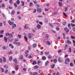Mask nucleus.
Listing matches in <instances>:
<instances>
[{
    "label": "nucleus",
    "mask_w": 75,
    "mask_h": 75,
    "mask_svg": "<svg viewBox=\"0 0 75 75\" xmlns=\"http://www.w3.org/2000/svg\"><path fill=\"white\" fill-rule=\"evenodd\" d=\"M6 37H9L10 38H12L13 37V35L11 33L8 32L6 33Z\"/></svg>",
    "instance_id": "obj_1"
},
{
    "label": "nucleus",
    "mask_w": 75,
    "mask_h": 75,
    "mask_svg": "<svg viewBox=\"0 0 75 75\" xmlns=\"http://www.w3.org/2000/svg\"><path fill=\"white\" fill-rule=\"evenodd\" d=\"M69 61H70L69 59V58L66 59L65 60L64 63L65 64H68L69 62Z\"/></svg>",
    "instance_id": "obj_2"
},
{
    "label": "nucleus",
    "mask_w": 75,
    "mask_h": 75,
    "mask_svg": "<svg viewBox=\"0 0 75 75\" xmlns=\"http://www.w3.org/2000/svg\"><path fill=\"white\" fill-rule=\"evenodd\" d=\"M8 40H10V38H7V37H4V41L5 42H7V41H8Z\"/></svg>",
    "instance_id": "obj_3"
},
{
    "label": "nucleus",
    "mask_w": 75,
    "mask_h": 75,
    "mask_svg": "<svg viewBox=\"0 0 75 75\" xmlns=\"http://www.w3.org/2000/svg\"><path fill=\"white\" fill-rule=\"evenodd\" d=\"M64 30L67 33H68L69 31V30H68L67 28H64Z\"/></svg>",
    "instance_id": "obj_4"
},
{
    "label": "nucleus",
    "mask_w": 75,
    "mask_h": 75,
    "mask_svg": "<svg viewBox=\"0 0 75 75\" xmlns=\"http://www.w3.org/2000/svg\"><path fill=\"white\" fill-rule=\"evenodd\" d=\"M33 35V34H32L30 33H29V35H28V38H29V39H31L32 38V36L31 35Z\"/></svg>",
    "instance_id": "obj_5"
},
{
    "label": "nucleus",
    "mask_w": 75,
    "mask_h": 75,
    "mask_svg": "<svg viewBox=\"0 0 75 75\" xmlns=\"http://www.w3.org/2000/svg\"><path fill=\"white\" fill-rule=\"evenodd\" d=\"M8 23H9L10 25H13L14 24V22H11L10 21H8Z\"/></svg>",
    "instance_id": "obj_6"
},
{
    "label": "nucleus",
    "mask_w": 75,
    "mask_h": 75,
    "mask_svg": "<svg viewBox=\"0 0 75 75\" xmlns=\"http://www.w3.org/2000/svg\"><path fill=\"white\" fill-rule=\"evenodd\" d=\"M14 66L16 69H18L19 68V66L18 65L14 64Z\"/></svg>",
    "instance_id": "obj_7"
},
{
    "label": "nucleus",
    "mask_w": 75,
    "mask_h": 75,
    "mask_svg": "<svg viewBox=\"0 0 75 75\" xmlns=\"http://www.w3.org/2000/svg\"><path fill=\"white\" fill-rule=\"evenodd\" d=\"M28 50H26L25 52V55H26L25 56V57H27V56H28Z\"/></svg>",
    "instance_id": "obj_8"
},
{
    "label": "nucleus",
    "mask_w": 75,
    "mask_h": 75,
    "mask_svg": "<svg viewBox=\"0 0 75 75\" xmlns=\"http://www.w3.org/2000/svg\"><path fill=\"white\" fill-rule=\"evenodd\" d=\"M58 61L59 62H62V61L61 60V58L59 57L58 58Z\"/></svg>",
    "instance_id": "obj_9"
},
{
    "label": "nucleus",
    "mask_w": 75,
    "mask_h": 75,
    "mask_svg": "<svg viewBox=\"0 0 75 75\" xmlns=\"http://www.w3.org/2000/svg\"><path fill=\"white\" fill-rule=\"evenodd\" d=\"M16 46H17L18 47L20 46L21 45V44H20V42H17L16 43Z\"/></svg>",
    "instance_id": "obj_10"
},
{
    "label": "nucleus",
    "mask_w": 75,
    "mask_h": 75,
    "mask_svg": "<svg viewBox=\"0 0 75 75\" xmlns=\"http://www.w3.org/2000/svg\"><path fill=\"white\" fill-rule=\"evenodd\" d=\"M38 29H40L41 28V25L39 24H38L37 26Z\"/></svg>",
    "instance_id": "obj_11"
},
{
    "label": "nucleus",
    "mask_w": 75,
    "mask_h": 75,
    "mask_svg": "<svg viewBox=\"0 0 75 75\" xmlns=\"http://www.w3.org/2000/svg\"><path fill=\"white\" fill-rule=\"evenodd\" d=\"M37 11L38 13H41V8H38L37 9Z\"/></svg>",
    "instance_id": "obj_12"
},
{
    "label": "nucleus",
    "mask_w": 75,
    "mask_h": 75,
    "mask_svg": "<svg viewBox=\"0 0 75 75\" xmlns=\"http://www.w3.org/2000/svg\"><path fill=\"white\" fill-rule=\"evenodd\" d=\"M15 13V11L14 10H12L11 12V15H14Z\"/></svg>",
    "instance_id": "obj_13"
},
{
    "label": "nucleus",
    "mask_w": 75,
    "mask_h": 75,
    "mask_svg": "<svg viewBox=\"0 0 75 75\" xmlns=\"http://www.w3.org/2000/svg\"><path fill=\"white\" fill-rule=\"evenodd\" d=\"M4 62H6V58L5 57H3Z\"/></svg>",
    "instance_id": "obj_14"
},
{
    "label": "nucleus",
    "mask_w": 75,
    "mask_h": 75,
    "mask_svg": "<svg viewBox=\"0 0 75 75\" xmlns=\"http://www.w3.org/2000/svg\"><path fill=\"white\" fill-rule=\"evenodd\" d=\"M20 59H23V55H21L19 57Z\"/></svg>",
    "instance_id": "obj_15"
},
{
    "label": "nucleus",
    "mask_w": 75,
    "mask_h": 75,
    "mask_svg": "<svg viewBox=\"0 0 75 75\" xmlns=\"http://www.w3.org/2000/svg\"><path fill=\"white\" fill-rule=\"evenodd\" d=\"M24 40H25V41H27L28 40V39H27V37L25 36H24Z\"/></svg>",
    "instance_id": "obj_16"
},
{
    "label": "nucleus",
    "mask_w": 75,
    "mask_h": 75,
    "mask_svg": "<svg viewBox=\"0 0 75 75\" xmlns=\"http://www.w3.org/2000/svg\"><path fill=\"white\" fill-rule=\"evenodd\" d=\"M46 43L47 44H48V45H51V43L49 41H47Z\"/></svg>",
    "instance_id": "obj_17"
},
{
    "label": "nucleus",
    "mask_w": 75,
    "mask_h": 75,
    "mask_svg": "<svg viewBox=\"0 0 75 75\" xmlns=\"http://www.w3.org/2000/svg\"><path fill=\"white\" fill-rule=\"evenodd\" d=\"M42 60H45V59H46V57H45V56H43L42 57Z\"/></svg>",
    "instance_id": "obj_18"
},
{
    "label": "nucleus",
    "mask_w": 75,
    "mask_h": 75,
    "mask_svg": "<svg viewBox=\"0 0 75 75\" xmlns=\"http://www.w3.org/2000/svg\"><path fill=\"white\" fill-rule=\"evenodd\" d=\"M37 47V44H33V48H35V47Z\"/></svg>",
    "instance_id": "obj_19"
},
{
    "label": "nucleus",
    "mask_w": 75,
    "mask_h": 75,
    "mask_svg": "<svg viewBox=\"0 0 75 75\" xmlns=\"http://www.w3.org/2000/svg\"><path fill=\"white\" fill-rule=\"evenodd\" d=\"M37 64V62L35 61H34L33 62L32 64L33 65H35Z\"/></svg>",
    "instance_id": "obj_20"
},
{
    "label": "nucleus",
    "mask_w": 75,
    "mask_h": 75,
    "mask_svg": "<svg viewBox=\"0 0 75 75\" xmlns=\"http://www.w3.org/2000/svg\"><path fill=\"white\" fill-rule=\"evenodd\" d=\"M48 63H49V62L48 61H47L45 63V65L46 66H47L48 65Z\"/></svg>",
    "instance_id": "obj_21"
},
{
    "label": "nucleus",
    "mask_w": 75,
    "mask_h": 75,
    "mask_svg": "<svg viewBox=\"0 0 75 75\" xmlns=\"http://www.w3.org/2000/svg\"><path fill=\"white\" fill-rule=\"evenodd\" d=\"M16 27V24H13L12 25V28H15V27Z\"/></svg>",
    "instance_id": "obj_22"
},
{
    "label": "nucleus",
    "mask_w": 75,
    "mask_h": 75,
    "mask_svg": "<svg viewBox=\"0 0 75 75\" xmlns=\"http://www.w3.org/2000/svg\"><path fill=\"white\" fill-rule=\"evenodd\" d=\"M21 2L22 4L21 5L22 6H24V2L23 1H21Z\"/></svg>",
    "instance_id": "obj_23"
},
{
    "label": "nucleus",
    "mask_w": 75,
    "mask_h": 75,
    "mask_svg": "<svg viewBox=\"0 0 75 75\" xmlns=\"http://www.w3.org/2000/svg\"><path fill=\"white\" fill-rule=\"evenodd\" d=\"M9 58L10 61H11L12 60V59H13V57L11 56H10L9 57Z\"/></svg>",
    "instance_id": "obj_24"
},
{
    "label": "nucleus",
    "mask_w": 75,
    "mask_h": 75,
    "mask_svg": "<svg viewBox=\"0 0 75 75\" xmlns=\"http://www.w3.org/2000/svg\"><path fill=\"white\" fill-rule=\"evenodd\" d=\"M17 60L16 59H14L13 60V62H15L16 64H17Z\"/></svg>",
    "instance_id": "obj_25"
},
{
    "label": "nucleus",
    "mask_w": 75,
    "mask_h": 75,
    "mask_svg": "<svg viewBox=\"0 0 75 75\" xmlns=\"http://www.w3.org/2000/svg\"><path fill=\"white\" fill-rule=\"evenodd\" d=\"M33 3L32 2H30V7H32L33 6Z\"/></svg>",
    "instance_id": "obj_26"
},
{
    "label": "nucleus",
    "mask_w": 75,
    "mask_h": 75,
    "mask_svg": "<svg viewBox=\"0 0 75 75\" xmlns=\"http://www.w3.org/2000/svg\"><path fill=\"white\" fill-rule=\"evenodd\" d=\"M67 42L69 44H71V42L70 40H67Z\"/></svg>",
    "instance_id": "obj_27"
},
{
    "label": "nucleus",
    "mask_w": 75,
    "mask_h": 75,
    "mask_svg": "<svg viewBox=\"0 0 75 75\" xmlns=\"http://www.w3.org/2000/svg\"><path fill=\"white\" fill-rule=\"evenodd\" d=\"M60 75V74L59 73H57L56 74L55 73H54V74H53V75Z\"/></svg>",
    "instance_id": "obj_28"
},
{
    "label": "nucleus",
    "mask_w": 75,
    "mask_h": 75,
    "mask_svg": "<svg viewBox=\"0 0 75 75\" xmlns=\"http://www.w3.org/2000/svg\"><path fill=\"white\" fill-rule=\"evenodd\" d=\"M4 31L3 30H1L0 31V34H3Z\"/></svg>",
    "instance_id": "obj_29"
},
{
    "label": "nucleus",
    "mask_w": 75,
    "mask_h": 75,
    "mask_svg": "<svg viewBox=\"0 0 75 75\" xmlns=\"http://www.w3.org/2000/svg\"><path fill=\"white\" fill-rule=\"evenodd\" d=\"M18 37L19 38H21V35L18 34Z\"/></svg>",
    "instance_id": "obj_30"
},
{
    "label": "nucleus",
    "mask_w": 75,
    "mask_h": 75,
    "mask_svg": "<svg viewBox=\"0 0 75 75\" xmlns=\"http://www.w3.org/2000/svg\"><path fill=\"white\" fill-rule=\"evenodd\" d=\"M59 6H62V3L61 2H59Z\"/></svg>",
    "instance_id": "obj_31"
},
{
    "label": "nucleus",
    "mask_w": 75,
    "mask_h": 75,
    "mask_svg": "<svg viewBox=\"0 0 75 75\" xmlns=\"http://www.w3.org/2000/svg\"><path fill=\"white\" fill-rule=\"evenodd\" d=\"M38 68V65H36L34 67V69H37Z\"/></svg>",
    "instance_id": "obj_32"
},
{
    "label": "nucleus",
    "mask_w": 75,
    "mask_h": 75,
    "mask_svg": "<svg viewBox=\"0 0 75 75\" xmlns=\"http://www.w3.org/2000/svg\"><path fill=\"white\" fill-rule=\"evenodd\" d=\"M70 65L71 66V67H74V64H73V63L72 62L70 63Z\"/></svg>",
    "instance_id": "obj_33"
},
{
    "label": "nucleus",
    "mask_w": 75,
    "mask_h": 75,
    "mask_svg": "<svg viewBox=\"0 0 75 75\" xmlns=\"http://www.w3.org/2000/svg\"><path fill=\"white\" fill-rule=\"evenodd\" d=\"M24 28H26V29H27L28 28V27H27V25H26V24H25V26H24Z\"/></svg>",
    "instance_id": "obj_34"
},
{
    "label": "nucleus",
    "mask_w": 75,
    "mask_h": 75,
    "mask_svg": "<svg viewBox=\"0 0 75 75\" xmlns=\"http://www.w3.org/2000/svg\"><path fill=\"white\" fill-rule=\"evenodd\" d=\"M49 25L51 27V28H53V26L52 25V24L50 23H49Z\"/></svg>",
    "instance_id": "obj_35"
},
{
    "label": "nucleus",
    "mask_w": 75,
    "mask_h": 75,
    "mask_svg": "<svg viewBox=\"0 0 75 75\" xmlns=\"http://www.w3.org/2000/svg\"><path fill=\"white\" fill-rule=\"evenodd\" d=\"M38 74L36 72H34L33 74V75H37Z\"/></svg>",
    "instance_id": "obj_36"
},
{
    "label": "nucleus",
    "mask_w": 75,
    "mask_h": 75,
    "mask_svg": "<svg viewBox=\"0 0 75 75\" xmlns=\"http://www.w3.org/2000/svg\"><path fill=\"white\" fill-rule=\"evenodd\" d=\"M68 27L69 28H70V29L71 30V24H68Z\"/></svg>",
    "instance_id": "obj_37"
},
{
    "label": "nucleus",
    "mask_w": 75,
    "mask_h": 75,
    "mask_svg": "<svg viewBox=\"0 0 75 75\" xmlns=\"http://www.w3.org/2000/svg\"><path fill=\"white\" fill-rule=\"evenodd\" d=\"M17 4H18V5H19L20 4V1L18 0L16 2Z\"/></svg>",
    "instance_id": "obj_38"
},
{
    "label": "nucleus",
    "mask_w": 75,
    "mask_h": 75,
    "mask_svg": "<svg viewBox=\"0 0 75 75\" xmlns=\"http://www.w3.org/2000/svg\"><path fill=\"white\" fill-rule=\"evenodd\" d=\"M5 4H2L1 7H2L3 8V7H4L5 6Z\"/></svg>",
    "instance_id": "obj_39"
},
{
    "label": "nucleus",
    "mask_w": 75,
    "mask_h": 75,
    "mask_svg": "<svg viewBox=\"0 0 75 75\" xmlns=\"http://www.w3.org/2000/svg\"><path fill=\"white\" fill-rule=\"evenodd\" d=\"M2 48L3 50H6V49L7 48V47L5 46H3L2 47Z\"/></svg>",
    "instance_id": "obj_40"
},
{
    "label": "nucleus",
    "mask_w": 75,
    "mask_h": 75,
    "mask_svg": "<svg viewBox=\"0 0 75 75\" xmlns=\"http://www.w3.org/2000/svg\"><path fill=\"white\" fill-rule=\"evenodd\" d=\"M66 24V22H64L62 23V25L64 26H65V25Z\"/></svg>",
    "instance_id": "obj_41"
},
{
    "label": "nucleus",
    "mask_w": 75,
    "mask_h": 75,
    "mask_svg": "<svg viewBox=\"0 0 75 75\" xmlns=\"http://www.w3.org/2000/svg\"><path fill=\"white\" fill-rule=\"evenodd\" d=\"M68 52L71 53V48L70 47L69 49Z\"/></svg>",
    "instance_id": "obj_42"
},
{
    "label": "nucleus",
    "mask_w": 75,
    "mask_h": 75,
    "mask_svg": "<svg viewBox=\"0 0 75 75\" xmlns=\"http://www.w3.org/2000/svg\"><path fill=\"white\" fill-rule=\"evenodd\" d=\"M49 37V35L47 34H46L45 35V37L46 38H46V37Z\"/></svg>",
    "instance_id": "obj_43"
},
{
    "label": "nucleus",
    "mask_w": 75,
    "mask_h": 75,
    "mask_svg": "<svg viewBox=\"0 0 75 75\" xmlns=\"http://www.w3.org/2000/svg\"><path fill=\"white\" fill-rule=\"evenodd\" d=\"M28 58H32V56L31 55H29V57H28Z\"/></svg>",
    "instance_id": "obj_44"
},
{
    "label": "nucleus",
    "mask_w": 75,
    "mask_h": 75,
    "mask_svg": "<svg viewBox=\"0 0 75 75\" xmlns=\"http://www.w3.org/2000/svg\"><path fill=\"white\" fill-rule=\"evenodd\" d=\"M64 9L65 10V12L67 11L68 10V7H67L64 8Z\"/></svg>",
    "instance_id": "obj_45"
},
{
    "label": "nucleus",
    "mask_w": 75,
    "mask_h": 75,
    "mask_svg": "<svg viewBox=\"0 0 75 75\" xmlns=\"http://www.w3.org/2000/svg\"><path fill=\"white\" fill-rule=\"evenodd\" d=\"M4 68H6V69H7V68H8V67H7V66L6 65H5L4 66Z\"/></svg>",
    "instance_id": "obj_46"
},
{
    "label": "nucleus",
    "mask_w": 75,
    "mask_h": 75,
    "mask_svg": "<svg viewBox=\"0 0 75 75\" xmlns=\"http://www.w3.org/2000/svg\"><path fill=\"white\" fill-rule=\"evenodd\" d=\"M45 11H48V9L47 8H46L45 9Z\"/></svg>",
    "instance_id": "obj_47"
},
{
    "label": "nucleus",
    "mask_w": 75,
    "mask_h": 75,
    "mask_svg": "<svg viewBox=\"0 0 75 75\" xmlns=\"http://www.w3.org/2000/svg\"><path fill=\"white\" fill-rule=\"evenodd\" d=\"M54 63H56V62H57V59H55L54 61Z\"/></svg>",
    "instance_id": "obj_48"
},
{
    "label": "nucleus",
    "mask_w": 75,
    "mask_h": 75,
    "mask_svg": "<svg viewBox=\"0 0 75 75\" xmlns=\"http://www.w3.org/2000/svg\"><path fill=\"white\" fill-rule=\"evenodd\" d=\"M13 52L12 51H11L9 52V55H10L11 54H13Z\"/></svg>",
    "instance_id": "obj_49"
},
{
    "label": "nucleus",
    "mask_w": 75,
    "mask_h": 75,
    "mask_svg": "<svg viewBox=\"0 0 75 75\" xmlns=\"http://www.w3.org/2000/svg\"><path fill=\"white\" fill-rule=\"evenodd\" d=\"M56 29L57 31H58V30H59V28L58 27H56Z\"/></svg>",
    "instance_id": "obj_50"
},
{
    "label": "nucleus",
    "mask_w": 75,
    "mask_h": 75,
    "mask_svg": "<svg viewBox=\"0 0 75 75\" xmlns=\"http://www.w3.org/2000/svg\"><path fill=\"white\" fill-rule=\"evenodd\" d=\"M48 58L49 59L51 58V56L50 55H49L48 57Z\"/></svg>",
    "instance_id": "obj_51"
},
{
    "label": "nucleus",
    "mask_w": 75,
    "mask_h": 75,
    "mask_svg": "<svg viewBox=\"0 0 75 75\" xmlns=\"http://www.w3.org/2000/svg\"><path fill=\"white\" fill-rule=\"evenodd\" d=\"M18 9H21V7L20 6H18L17 8Z\"/></svg>",
    "instance_id": "obj_52"
},
{
    "label": "nucleus",
    "mask_w": 75,
    "mask_h": 75,
    "mask_svg": "<svg viewBox=\"0 0 75 75\" xmlns=\"http://www.w3.org/2000/svg\"><path fill=\"white\" fill-rule=\"evenodd\" d=\"M9 3H10V4H13V3H12V0H10L9 1Z\"/></svg>",
    "instance_id": "obj_53"
},
{
    "label": "nucleus",
    "mask_w": 75,
    "mask_h": 75,
    "mask_svg": "<svg viewBox=\"0 0 75 75\" xmlns=\"http://www.w3.org/2000/svg\"><path fill=\"white\" fill-rule=\"evenodd\" d=\"M57 13L56 12H54L53 13V15H55V14H57Z\"/></svg>",
    "instance_id": "obj_54"
},
{
    "label": "nucleus",
    "mask_w": 75,
    "mask_h": 75,
    "mask_svg": "<svg viewBox=\"0 0 75 75\" xmlns=\"http://www.w3.org/2000/svg\"><path fill=\"white\" fill-rule=\"evenodd\" d=\"M75 20H73L71 21V23H74L75 22Z\"/></svg>",
    "instance_id": "obj_55"
},
{
    "label": "nucleus",
    "mask_w": 75,
    "mask_h": 75,
    "mask_svg": "<svg viewBox=\"0 0 75 75\" xmlns=\"http://www.w3.org/2000/svg\"><path fill=\"white\" fill-rule=\"evenodd\" d=\"M71 26H73V27H74L75 24H73L71 23Z\"/></svg>",
    "instance_id": "obj_56"
},
{
    "label": "nucleus",
    "mask_w": 75,
    "mask_h": 75,
    "mask_svg": "<svg viewBox=\"0 0 75 75\" xmlns=\"http://www.w3.org/2000/svg\"><path fill=\"white\" fill-rule=\"evenodd\" d=\"M12 74H15V71H12Z\"/></svg>",
    "instance_id": "obj_57"
},
{
    "label": "nucleus",
    "mask_w": 75,
    "mask_h": 75,
    "mask_svg": "<svg viewBox=\"0 0 75 75\" xmlns=\"http://www.w3.org/2000/svg\"><path fill=\"white\" fill-rule=\"evenodd\" d=\"M58 53H60V52H62V50H59L58 51Z\"/></svg>",
    "instance_id": "obj_58"
},
{
    "label": "nucleus",
    "mask_w": 75,
    "mask_h": 75,
    "mask_svg": "<svg viewBox=\"0 0 75 75\" xmlns=\"http://www.w3.org/2000/svg\"><path fill=\"white\" fill-rule=\"evenodd\" d=\"M45 23H48V20L47 19H46L45 20Z\"/></svg>",
    "instance_id": "obj_59"
},
{
    "label": "nucleus",
    "mask_w": 75,
    "mask_h": 75,
    "mask_svg": "<svg viewBox=\"0 0 75 75\" xmlns=\"http://www.w3.org/2000/svg\"><path fill=\"white\" fill-rule=\"evenodd\" d=\"M14 5L15 7H17V5L16 4H14Z\"/></svg>",
    "instance_id": "obj_60"
},
{
    "label": "nucleus",
    "mask_w": 75,
    "mask_h": 75,
    "mask_svg": "<svg viewBox=\"0 0 75 75\" xmlns=\"http://www.w3.org/2000/svg\"><path fill=\"white\" fill-rule=\"evenodd\" d=\"M12 45H12V44L11 43L9 44V47H11Z\"/></svg>",
    "instance_id": "obj_61"
},
{
    "label": "nucleus",
    "mask_w": 75,
    "mask_h": 75,
    "mask_svg": "<svg viewBox=\"0 0 75 75\" xmlns=\"http://www.w3.org/2000/svg\"><path fill=\"white\" fill-rule=\"evenodd\" d=\"M23 70L24 71H26V69L25 68H23Z\"/></svg>",
    "instance_id": "obj_62"
},
{
    "label": "nucleus",
    "mask_w": 75,
    "mask_h": 75,
    "mask_svg": "<svg viewBox=\"0 0 75 75\" xmlns=\"http://www.w3.org/2000/svg\"><path fill=\"white\" fill-rule=\"evenodd\" d=\"M18 18H19V20H21V17H20V16H18Z\"/></svg>",
    "instance_id": "obj_63"
},
{
    "label": "nucleus",
    "mask_w": 75,
    "mask_h": 75,
    "mask_svg": "<svg viewBox=\"0 0 75 75\" xmlns=\"http://www.w3.org/2000/svg\"><path fill=\"white\" fill-rule=\"evenodd\" d=\"M73 30L74 31V32H75V28H73Z\"/></svg>",
    "instance_id": "obj_64"
}]
</instances>
